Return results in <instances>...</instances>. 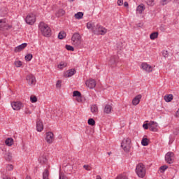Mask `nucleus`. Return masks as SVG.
Instances as JSON below:
<instances>
[{
  "instance_id": "f257e3e1",
  "label": "nucleus",
  "mask_w": 179,
  "mask_h": 179,
  "mask_svg": "<svg viewBox=\"0 0 179 179\" xmlns=\"http://www.w3.org/2000/svg\"><path fill=\"white\" fill-rule=\"evenodd\" d=\"M38 29L45 37H50L51 36V28L45 22H41L38 24Z\"/></svg>"
},
{
  "instance_id": "f03ea898",
  "label": "nucleus",
  "mask_w": 179,
  "mask_h": 179,
  "mask_svg": "<svg viewBox=\"0 0 179 179\" xmlns=\"http://www.w3.org/2000/svg\"><path fill=\"white\" fill-rule=\"evenodd\" d=\"M136 174H137L138 177L140 178H143L145 176H146V167L142 163H140L136 166Z\"/></svg>"
},
{
  "instance_id": "7ed1b4c3",
  "label": "nucleus",
  "mask_w": 179,
  "mask_h": 179,
  "mask_svg": "<svg viewBox=\"0 0 179 179\" xmlns=\"http://www.w3.org/2000/svg\"><path fill=\"white\" fill-rule=\"evenodd\" d=\"M131 146L132 144L131 143V138H126L123 139L121 143V148H122L124 152L126 153H129Z\"/></svg>"
},
{
  "instance_id": "20e7f679",
  "label": "nucleus",
  "mask_w": 179,
  "mask_h": 179,
  "mask_svg": "<svg viewBox=\"0 0 179 179\" xmlns=\"http://www.w3.org/2000/svg\"><path fill=\"white\" fill-rule=\"evenodd\" d=\"M71 43L75 47H80L82 44V36L79 33H75L71 37Z\"/></svg>"
},
{
  "instance_id": "39448f33",
  "label": "nucleus",
  "mask_w": 179,
  "mask_h": 179,
  "mask_svg": "<svg viewBox=\"0 0 179 179\" xmlns=\"http://www.w3.org/2000/svg\"><path fill=\"white\" fill-rule=\"evenodd\" d=\"M10 29H12V25L8 24L6 19L0 20V30L5 31V30H9Z\"/></svg>"
},
{
  "instance_id": "423d86ee",
  "label": "nucleus",
  "mask_w": 179,
  "mask_h": 179,
  "mask_svg": "<svg viewBox=\"0 0 179 179\" xmlns=\"http://www.w3.org/2000/svg\"><path fill=\"white\" fill-rule=\"evenodd\" d=\"M165 162L169 164H173L174 163V153L169 152L165 155Z\"/></svg>"
},
{
  "instance_id": "0eeeda50",
  "label": "nucleus",
  "mask_w": 179,
  "mask_h": 179,
  "mask_svg": "<svg viewBox=\"0 0 179 179\" xmlns=\"http://www.w3.org/2000/svg\"><path fill=\"white\" fill-rule=\"evenodd\" d=\"M95 30L96 32H94V34H101V36H104V34L107 33V29L99 24L96 26Z\"/></svg>"
},
{
  "instance_id": "6e6552de",
  "label": "nucleus",
  "mask_w": 179,
  "mask_h": 179,
  "mask_svg": "<svg viewBox=\"0 0 179 179\" xmlns=\"http://www.w3.org/2000/svg\"><path fill=\"white\" fill-rule=\"evenodd\" d=\"M25 22L27 23V24H34V23H36V15L34 14L27 15Z\"/></svg>"
},
{
  "instance_id": "1a4fd4ad",
  "label": "nucleus",
  "mask_w": 179,
  "mask_h": 179,
  "mask_svg": "<svg viewBox=\"0 0 179 179\" xmlns=\"http://www.w3.org/2000/svg\"><path fill=\"white\" fill-rule=\"evenodd\" d=\"M11 106L13 110L19 111V110L23 107V103L20 101H14L11 103Z\"/></svg>"
},
{
  "instance_id": "9d476101",
  "label": "nucleus",
  "mask_w": 179,
  "mask_h": 179,
  "mask_svg": "<svg viewBox=\"0 0 179 179\" xmlns=\"http://www.w3.org/2000/svg\"><path fill=\"white\" fill-rule=\"evenodd\" d=\"M27 82L29 86H31L32 85H36V77L33 76L32 74H29L27 76Z\"/></svg>"
},
{
  "instance_id": "9b49d317",
  "label": "nucleus",
  "mask_w": 179,
  "mask_h": 179,
  "mask_svg": "<svg viewBox=\"0 0 179 179\" xmlns=\"http://www.w3.org/2000/svg\"><path fill=\"white\" fill-rule=\"evenodd\" d=\"M85 84L90 89H94L96 87V80L93 79L87 80Z\"/></svg>"
},
{
  "instance_id": "f8f14e48",
  "label": "nucleus",
  "mask_w": 179,
  "mask_h": 179,
  "mask_svg": "<svg viewBox=\"0 0 179 179\" xmlns=\"http://www.w3.org/2000/svg\"><path fill=\"white\" fill-rule=\"evenodd\" d=\"M45 141L48 143H51L54 141V134L51 131L48 132L46 134Z\"/></svg>"
},
{
  "instance_id": "ddd939ff",
  "label": "nucleus",
  "mask_w": 179,
  "mask_h": 179,
  "mask_svg": "<svg viewBox=\"0 0 179 179\" xmlns=\"http://www.w3.org/2000/svg\"><path fill=\"white\" fill-rule=\"evenodd\" d=\"M113 111V105L112 104H106L103 108V113L105 114H111Z\"/></svg>"
},
{
  "instance_id": "4468645a",
  "label": "nucleus",
  "mask_w": 179,
  "mask_h": 179,
  "mask_svg": "<svg viewBox=\"0 0 179 179\" xmlns=\"http://www.w3.org/2000/svg\"><path fill=\"white\" fill-rule=\"evenodd\" d=\"M149 129L152 132H156L157 131V123L151 121L149 123Z\"/></svg>"
},
{
  "instance_id": "2eb2a0df",
  "label": "nucleus",
  "mask_w": 179,
  "mask_h": 179,
  "mask_svg": "<svg viewBox=\"0 0 179 179\" xmlns=\"http://www.w3.org/2000/svg\"><path fill=\"white\" fill-rule=\"evenodd\" d=\"M27 47V43H22L15 48V52H20L22 50H24Z\"/></svg>"
},
{
  "instance_id": "dca6fc26",
  "label": "nucleus",
  "mask_w": 179,
  "mask_h": 179,
  "mask_svg": "<svg viewBox=\"0 0 179 179\" xmlns=\"http://www.w3.org/2000/svg\"><path fill=\"white\" fill-rule=\"evenodd\" d=\"M141 68L143 69V71H145V72H152V66L148 64L147 63H142Z\"/></svg>"
},
{
  "instance_id": "f3484780",
  "label": "nucleus",
  "mask_w": 179,
  "mask_h": 179,
  "mask_svg": "<svg viewBox=\"0 0 179 179\" xmlns=\"http://www.w3.org/2000/svg\"><path fill=\"white\" fill-rule=\"evenodd\" d=\"M87 28L88 30H92L93 33H96L97 31L96 30V27L94 26V23L92 22H89L87 23Z\"/></svg>"
},
{
  "instance_id": "a211bd4d",
  "label": "nucleus",
  "mask_w": 179,
  "mask_h": 179,
  "mask_svg": "<svg viewBox=\"0 0 179 179\" xmlns=\"http://www.w3.org/2000/svg\"><path fill=\"white\" fill-rule=\"evenodd\" d=\"M76 73V71L75 69H71L64 73L65 78H71V76H73V74Z\"/></svg>"
},
{
  "instance_id": "6ab92c4d",
  "label": "nucleus",
  "mask_w": 179,
  "mask_h": 179,
  "mask_svg": "<svg viewBox=\"0 0 179 179\" xmlns=\"http://www.w3.org/2000/svg\"><path fill=\"white\" fill-rule=\"evenodd\" d=\"M141 99H142V95L138 94L136 96L132 101L133 106H138V103L141 102Z\"/></svg>"
},
{
  "instance_id": "aec40b11",
  "label": "nucleus",
  "mask_w": 179,
  "mask_h": 179,
  "mask_svg": "<svg viewBox=\"0 0 179 179\" xmlns=\"http://www.w3.org/2000/svg\"><path fill=\"white\" fill-rule=\"evenodd\" d=\"M44 129V126L43 125V122L41 120H37L36 122V130L38 132H41Z\"/></svg>"
},
{
  "instance_id": "412c9836",
  "label": "nucleus",
  "mask_w": 179,
  "mask_h": 179,
  "mask_svg": "<svg viewBox=\"0 0 179 179\" xmlns=\"http://www.w3.org/2000/svg\"><path fill=\"white\" fill-rule=\"evenodd\" d=\"M144 10H145V5L143 4H140L136 8V12L137 13H139V15H142Z\"/></svg>"
},
{
  "instance_id": "4be33fe9",
  "label": "nucleus",
  "mask_w": 179,
  "mask_h": 179,
  "mask_svg": "<svg viewBox=\"0 0 179 179\" xmlns=\"http://www.w3.org/2000/svg\"><path fill=\"white\" fill-rule=\"evenodd\" d=\"M39 163L41 164H45L47 163V157L45 155H41L38 159Z\"/></svg>"
},
{
  "instance_id": "5701e85b",
  "label": "nucleus",
  "mask_w": 179,
  "mask_h": 179,
  "mask_svg": "<svg viewBox=\"0 0 179 179\" xmlns=\"http://www.w3.org/2000/svg\"><path fill=\"white\" fill-rule=\"evenodd\" d=\"M91 112L92 114H97V113H99V108L97 107V105L91 106Z\"/></svg>"
},
{
  "instance_id": "b1692460",
  "label": "nucleus",
  "mask_w": 179,
  "mask_h": 179,
  "mask_svg": "<svg viewBox=\"0 0 179 179\" xmlns=\"http://www.w3.org/2000/svg\"><path fill=\"white\" fill-rule=\"evenodd\" d=\"M117 56H112L110 57L109 63L110 64V65H115V64H117Z\"/></svg>"
},
{
  "instance_id": "393cba45",
  "label": "nucleus",
  "mask_w": 179,
  "mask_h": 179,
  "mask_svg": "<svg viewBox=\"0 0 179 179\" xmlns=\"http://www.w3.org/2000/svg\"><path fill=\"white\" fill-rule=\"evenodd\" d=\"M164 99L166 103H170L173 100V94L165 95Z\"/></svg>"
},
{
  "instance_id": "a878e982",
  "label": "nucleus",
  "mask_w": 179,
  "mask_h": 179,
  "mask_svg": "<svg viewBox=\"0 0 179 179\" xmlns=\"http://www.w3.org/2000/svg\"><path fill=\"white\" fill-rule=\"evenodd\" d=\"M5 143L7 146H12V145H13V139L12 138H8L5 141Z\"/></svg>"
},
{
  "instance_id": "bb28decb",
  "label": "nucleus",
  "mask_w": 179,
  "mask_h": 179,
  "mask_svg": "<svg viewBox=\"0 0 179 179\" xmlns=\"http://www.w3.org/2000/svg\"><path fill=\"white\" fill-rule=\"evenodd\" d=\"M65 37H66V33H65L64 31H60L58 34V38L59 40H64V38H65Z\"/></svg>"
},
{
  "instance_id": "cd10ccee",
  "label": "nucleus",
  "mask_w": 179,
  "mask_h": 179,
  "mask_svg": "<svg viewBox=\"0 0 179 179\" xmlns=\"http://www.w3.org/2000/svg\"><path fill=\"white\" fill-rule=\"evenodd\" d=\"M48 177H50V172L48 171V169H45L43 173V179H49Z\"/></svg>"
},
{
  "instance_id": "c85d7f7f",
  "label": "nucleus",
  "mask_w": 179,
  "mask_h": 179,
  "mask_svg": "<svg viewBox=\"0 0 179 179\" xmlns=\"http://www.w3.org/2000/svg\"><path fill=\"white\" fill-rule=\"evenodd\" d=\"M74 17H76L78 20H80V19L83 18V13L78 12V13H76L75 15H74Z\"/></svg>"
},
{
  "instance_id": "c756f323",
  "label": "nucleus",
  "mask_w": 179,
  "mask_h": 179,
  "mask_svg": "<svg viewBox=\"0 0 179 179\" xmlns=\"http://www.w3.org/2000/svg\"><path fill=\"white\" fill-rule=\"evenodd\" d=\"M159 37V33L158 32H153L150 35V38L151 40H156Z\"/></svg>"
},
{
  "instance_id": "7c9ffc66",
  "label": "nucleus",
  "mask_w": 179,
  "mask_h": 179,
  "mask_svg": "<svg viewBox=\"0 0 179 179\" xmlns=\"http://www.w3.org/2000/svg\"><path fill=\"white\" fill-rule=\"evenodd\" d=\"M67 64L65 62H61L58 66L57 68H59V69H64V68H66Z\"/></svg>"
},
{
  "instance_id": "2f4dec72",
  "label": "nucleus",
  "mask_w": 179,
  "mask_h": 179,
  "mask_svg": "<svg viewBox=\"0 0 179 179\" xmlns=\"http://www.w3.org/2000/svg\"><path fill=\"white\" fill-rule=\"evenodd\" d=\"M141 144L143 146H148L149 145V140L147 138H143L141 141Z\"/></svg>"
},
{
  "instance_id": "473e14b6",
  "label": "nucleus",
  "mask_w": 179,
  "mask_h": 179,
  "mask_svg": "<svg viewBox=\"0 0 179 179\" xmlns=\"http://www.w3.org/2000/svg\"><path fill=\"white\" fill-rule=\"evenodd\" d=\"M5 159L6 160H7L8 162H10V160H12V153L10 152H7L5 155Z\"/></svg>"
},
{
  "instance_id": "72a5a7b5",
  "label": "nucleus",
  "mask_w": 179,
  "mask_h": 179,
  "mask_svg": "<svg viewBox=\"0 0 179 179\" xmlns=\"http://www.w3.org/2000/svg\"><path fill=\"white\" fill-rule=\"evenodd\" d=\"M146 3L148 6H155L156 1L155 0H147Z\"/></svg>"
},
{
  "instance_id": "f704fd0d",
  "label": "nucleus",
  "mask_w": 179,
  "mask_h": 179,
  "mask_svg": "<svg viewBox=\"0 0 179 179\" xmlns=\"http://www.w3.org/2000/svg\"><path fill=\"white\" fill-rule=\"evenodd\" d=\"M73 97H80L82 96V94H80V92L79 91H74L73 92Z\"/></svg>"
},
{
  "instance_id": "c9c22d12",
  "label": "nucleus",
  "mask_w": 179,
  "mask_h": 179,
  "mask_svg": "<svg viewBox=\"0 0 179 179\" xmlns=\"http://www.w3.org/2000/svg\"><path fill=\"white\" fill-rule=\"evenodd\" d=\"M33 59V55L31 54H28L25 56V61H31Z\"/></svg>"
},
{
  "instance_id": "e433bc0d",
  "label": "nucleus",
  "mask_w": 179,
  "mask_h": 179,
  "mask_svg": "<svg viewBox=\"0 0 179 179\" xmlns=\"http://www.w3.org/2000/svg\"><path fill=\"white\" fill-rule=\"evenodd\" d=\"M88 125H92V127L94 125H96V121L94 120V119L90 118L88 120Z\"/></svg>"
},
{
  "instance_id": "4c0bfd02",
  "label": "nucleus",
  "mask_w": 179,
  "mask_h": 179,
  "mask_svg": "<svg viewBox=\"0 0 179 179\" xmlns=\"http://www.w3.org/2000/svg\"><path fill=\"white\" fill-rule=\"evenodd\" d=\"M14 64L17 68H20L22 65V61L20 60L15 61Z\"/></svg>"
},
{
  "instance_id": "58836bf2",
  "label": "nucleus",
  "mask_w": 179,
  "mask_h": 179,
  "mask_svg": "<svg viewBox=\"0 0 179 179\" xmlns=\"http://www.w3.org/2000/svg\"><path fill=\"white\" fill-rule=\"evenodd\" d=\"M169 2H171V0H162L160 1V3H161V5L164 6V5H167L169 3Z\"/></svg>"
},
{
  "instance_id": "ea45409f",
  "label": "nucleus",
  "mask_w": 179,
  "mask_h": 179,
  "mask_svg": "<svg viewBox=\"0 0 179 179\" xmlns=\"http://www.w3.org/2000/svg\"><path fill=\"white\" fill-rule=\"evenodd\" d=\"M167 169H169V166H167L166 165H163L159 168V170H161V173H164V171H166Z\"/></svg>"
},
{
  "instance_id": "a19ab883",
  "label": "nucleus",
  "mask_w": 179,
  "mask_h": 179,
  "mask_svg": "<svg viewBox=\"0 0 179 179\" xmlns=\"http://www.w3.org/2000/svg\"><path fill=\"white\" fill-rule=\"evenodd\" d=\"M66 49L68 50V51H74V48L71 46V45H66Z\"/></svg>"
},
{
  "instance_id": "79ce46f5",
  "label": "nucleus",
  "mask_w": 179,
  "mask_h": 179,
  "mask_svg": "<svg viewBox=\"0 0 179 179\" xmlns=\"http://www.w3.org/2000/svg\"><path fill=\"white\" fill-rule=\"evenodd\" d=\"M162 55L164 57V58L169 57V52L167 50H163Z\"/></svg>"
},
{
  "instance_id": "37998d69",
  "label": "nucleus",
  "mask_w": 179,
  "mask_h": 179,
  "mask_svg": "<svg viewBox=\"0 0 179 179\" xmlns=\"http://www.w3.org/2000/svg\"><path fill=\"white\" fill-rule=\"evenodd\" d=\"M6 169L8 170V171H12V170H13V165L12 164L7 165Z\"/></svg>"
},
{
  "instance_id": "c03bdc74",
  "label": "nucleus",
  "mask_w": 179,
  "mask_h": 179,
  "mask_svg": "<svg viewBox=\"0 0 179 179\" xmlns=\"http://www.w3.org/2000/svg\"><path fill=\"white\" fill-rule=\"evenodd\" d=\"M83 169H85V170H87V171H90L92 170V167H90V166L89 165H84Z\"/></svg>"
},
{
  "instance_id": "a18cd8bd",
  "label": "nucleus",
  "mask_w": 179,
  "mask_h": 179,
  "mask_svg": "<svg viewBox=\"0 0 179 179\" xmlns=\"http://www.w3.org/2000/svg\"><path fill=\"white\" fill-rule=\"evenodd\" d=\"M59 13V16H64V15H65V10L60 9L58 11Z\"/></svg>"
},
{
  "instance_id": "49530a36",
  "label": "nucleus",
  "mask_w": 179,
  "mask_h": 179,
  "mask_svg": "<svg viewBox=\"0 0 179 179\" xmlns=\"http://www.w3.org/2000/svg\"><path fill=\"white\" fill-rule=\"evenodd\" d=\"M30 100H31V102H32V103H36L37 96H31Z\"/></svg>"
},
{
  "instance_id": "de8ad7c7",
  "label": "nucleus",
  "mask_w": 179,
  "mask_h": 179,
  "mask_svg": "<svg viewBox=\"0 0 179 179\" xmlns=\"http://www.w3.org/2000/svg\"><path fill=\"white\" fill-rule=\"evenodd\" d=\"M117 5L119 6H122V5H124V0H117Z\"/></svg>"
},
{
  "instance_id": "09e8293b",
  "label": "nucleus",
  "mask_w": 179,
  "mask_h": 179,
  "mask_svg": "<svg viewBox=\"0 0 179 179\" xmlns=\"http://www.w3.org/2000/svg\"><path fill=\"white\" fill-rule=\"evenodd\" d=\"M62 83V82L61 80H57V83H56V87L60 88Z\"/></svg>"
},
{
  "instance_id": "8fccbe9b",
  "label": "nucleus",
  "mask_w": 179,
  "mask_h": 179,
  "mask_svg": "<svg viewBox=\"0 0 179 179\" xmlns=\"http://www.w3.org/2000/svg\"><path fill=\"white\" fill-rule=\"evenodd\" d=\"M143 127L144 129H149V123L148 124H144L143 125Z\"/></svg>"
},
{
  "instance_id": "3c124183",
  "label": "nucleus",
  "mask_w": 179,
  "mask_h": 179,
  "mask_svg": "<svg viewBox=\"0 0 179 179\" xmlns=\"http://www.w3.org/2000/svg\"><path fill=\"white\" fill-rule=\"evenodd\" d=\"M76 100L78 103H80V101H82V96H77L76 97Z\"/></svg>"
},
{
  "instance_id": "603ef678",
  "label": "nucleus",
  "mask_w": 179,
  "mask_h": 179,
  "mask_svg": "<svg viewBox=\"0 0 179 179\" xmlns=\"http://www.w3.org/2000/svg\"><path fill=\"white\" fill-rule=\"evenodd\" d=\"M124 6L125 8H128V6H129L128 2L125 1V2L124 3Z\"/></svg>"
},
{
  "instance_id": "864d4df0",
  "label": "nucleus",
  "mask_w": 179,
  "mask_h": 179,
  "mask_svg": "<svg viewBox=\"0 0 179 179\" xmlns=\"http://www.w3.org/2000/svg\"><path fill=\"white\" fill-rule=\"evenodd\" d=\"M96 179H101V177H100V176H97Z\"/></svg>"
},
{
  "instance_id": "5fc2aeb1",
  "label": "nucleus",
  "mask_w": 179,
  "mask_h": 179,
  "mask_svg": "<svg viewBox=\"0 0 179 179\" xmlns=\"http://www.w3.org/2000/svg\"><path fill=\"white\" fill-rule=\"evenodd\" d=\"M26 179H31V178L30 176H27Z\"/></svg>"
},
{
  "instance_id": "6e6d98bb",
  "label": "nucleus",
  "mask_w": 179,
  "mask_h": 179,
  "mask_svg": "<svg viewBox=\"0 0 179 179\" xmlns=\"http://www.w3.org/2000/svg\"><path fill=\"white\" fill-rule=\"evenodd\" d=\"M75 0H69L70 2H73Z\"/></svg>"
},
{
  "instance_id": "4d7b16f0",
  "label": "nucleus",
  "mask_w": 179,
  "mask_h": 179,
  "mask_svg": "<svg viewBox=\"0 0 179 179\" xmlns=\"http://www.w3.org/2000/svg\"><path fill=\"white\" fill-rule=\"evenodd\" d=\"M28 114H31V112L29 111V112H28Z\"/></svg>"
},
{
  "instance_id": "13d9d810",
  "label": "nucleus",
  "mask_w": 179,
  "mask_h": 179,
  "mask_svg": "<svg viewBox=\"0 0 179 179\" xmlns=\"http://www.w3.org/2000/svg\"><path fill=\"white\" fill-rule=\"evenodd\" d=\"M108 154L109 155H111V152H108Z\"/></svg>"
},
{
  "instance_id": "bf43d9fd",
  "label": "nucleus",
  "mask_w": 179,
  "mask_h": 179,
  "mask_svg": "<svg viewBox=\"0 0 179 179\" xmlns=\"http://www.w3.org/2000/svg\"><path fill=\"white\" fill-rule=\"evenodd\" d=\"M15 179H16V178H15Z\"/></svg>"
}]
</instances>
